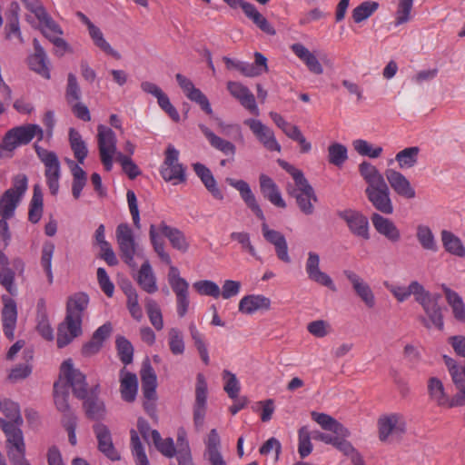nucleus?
<instances>
[{
	"instance_id": "obj_16",
	"label": "nucleus",
	"mask_w": 465,
	"mask_h": 465,
	"mask_svg": "<svg viewBox=\"0 0 465 465\" xmlns=\"http://www.w3.org/2000/svg\"><path fill=\"white\" fill-rule=\"evenodd\" d=\"M343 273L351 282L356 295L367 308L372 309L376 304V298L370 284L353 271L346 270Z\"/></svg>"
},
{
	"instance_id": "obj_48",
	"label": "nucleus",
	"mask_w": 465,
	"mask_h": 465,
	"mask_svg": "<svg viewBox=\"0 0 465 465\" xmlns=\"http://www.w3.org/2000/svg\"><path fill=\"white\" fill-rule=\"evenodd\" d=\"M144 306L151 324L157 331H161L163 328V319L159 304L155 300L147 297L144 300Z\"/></svg>"
},
{
	"instance_id": "obj_58",
	"label": "nucleus",
	"mask_w": 465,
	"mask_h": 465,
	"mask_svg": "<svg viewBox=\"0 0 465 465\" xmlns=\"http://www.w3.org/2000/svg\"><path fill=\"white\" fill-rule=\"evenodd\" d=\"M168 345L173 355H181L184 352L185 345L182 331L177 328L168 331Z\"/></svg>"
},
{
	"instance_id": "obj_9",
	"label": "nucleus",
	"mask_w": 465,
	"mask_h": 465,
	"mask_svg": "<svg viewBox=\"0 0 465 465\" xmlns=\"http://www.w3.org/2000/svg\"><path fill=\"white\" fill-rule=\"evenodd\" d=\"M179 151L169 144L164 153V160L161 165L160 173L166 182L175 181L174 183L185 181V168L179 163Z\"/></svg>"
},
{
	"instance_id": "obj_20",
	"label": "nucleus",
	"mask_w": 465,
	"mask_h": 465,
	"mask_svg": "<svg viewBox=\"0 0 465 465\" xmlns=\"http://www.w3.org/2000/svg\"><path fill=\"white\" fill-rule=\"evenodd\" d=\"M227 89L246 110L255 116L260 115V110L256 104L255 97L247 86L239 82L229 81L227 83Z\"/></svg>"
},
{
	"instance_id": "obj_19",
	"label": "nucleus",
	"mask_w": 465,
	"mask_h": 465,
	"mask_svg": "<svg viewBox=\"0 0 465 465\" xmlns=\"http://www.w3.org/2000/svg\"><path fill=\"white\" fill-rule=\"evenodd\" d=\"M175 79L189 100L198 104L201 109L207 114H213V109L208 98L200 89L194 86L193 83L189 78L182 74H176Z\"/></svg>"
},
{
	"instance_id": "obj_3",
	"label": "nucleus",
	"mask_w": 465,
	"mask_h": 465,
	"mask_svg": "<svg viewBox=\"0 0 465 465\" xmlns=\"http://www.w3.org/2000/svg\"><path fill=\"white\" fill-rule=\"evenodd\" d=\"M88 304L89 297L84 292H76L68 297L65 317L57 330L56 342L59 348L67 346L82 334L83 319Z\"/></svg>"
},
{
	"instance_id": "obj_45",
	"label": "nucleus",
	"mask_w": 465,
	"mask_h": 465,
	"mask_svg": "<svg viewBox=\"0 0 465 465\" xmlns=\"http://www.w3.org/2000/svg\"><path fill=\"white\" fill-rule=\"evenodd\" d=\"M416 238L422 249L436 252L438 250L434 234L428 225L419 224L416 228Z\"/></svg>"
},
{
	"instance_id": "obj_11",
	"label": "nucleus",
	"mask_w": 465,
	"mask_h": 465,
	"mask_svg": "<svg viewBox=\"0 0 465 465\" xmlns=\"http://www.w3.org/2000/svg\"><path fill=\"white\" fill-rule=\"evenodd\" d=\"M115 236L121 258L128 266L134 268L137 244L132 228L127 223H120L116 228Z\"/></svg>"
},
{
	"instance_id": "obj_34",
	"label": "nucleus",
	"mask_w": 465,
	"mask_h": 465,
	"mask_svg": "<svg viewBox=\"0 0 465 465\" xmlns=\"http://www.w3.org/2000/svg\"><path fill=\"white\" fill-rule=\"evenodd\" d=\"M137 282L147 293L153 294L158 291L155 275L148 262L142 264L138 272Z\"/></svg>"
},
{
	"instance_id": "obj_22",
	"label": "nucleus",
	"mask_w": 465,
	"mask_h": 465,
	"mask_svg": "<svg viewBox=\"0 0 465 465\" xmlns=\"http://www.w3.org/2000/svg\"><path fill=\"white\" fill-rule=\"evenodd\" d=\"M3 302L2 324L5 337L12 341L15 337V330L17 322V307L14 299L8 295L1 297Z\"/></svg>"
},
{
	"instance_id": "obj_8",
	"label": "nucleus",
	"mask_w": 465,
	"mask_h": 465,
	"mask_svg": "<svg viewBox=\"0 0 465 465\" xmlns=\"http://www.w3.org/2000/svg\"><path fill=\"white\" fill-rule=\"evenodd\" d=\"M439 299L440 295L431 294L426 290L420 296L417 297V302L421 305L426 314V317L422 318V322L426 328L443 329V318Z\"/></svg>"
},
{
	"instance_id": "obj_36",
	"label": "nucleus",
	"mask_w": 465,
	"mask_h": 465,
	"mask_svg": "<svg viewBox=\"0 0 465 465\" xmlns=\"http://www.w3.org/2000/svg\"><path fill=\"white\" fill-rule=\"evenodd\" d=\"M68 134L70 147L74 153V158L80 164H83L88 154L86 143L82 138L80 133L74 128H70Z\"/></svg>"
},
{
	"instance_id": "obj_55",
	"label": "nucleus",
	"mask_w": 465,
	"mask_h": 465,
	"mask_svg": "<svg viewBox=\"0 0 465 465\" xmlns=\"http://www.w3.org/2000/svg\"><path fill=\"white\" fill-rule=\"evenodd\" d=\"M152 440L155 448L164 456L172 458L175 455L176 450L173 439L166 438L162 439L160 433L153 430H152Z\"/></svg>"
},
{
	"instance_id": "obj_40",
	"label": "nucleus",
	"mask_w": 465,
	"mask_h": 465,
	"mask_svg": "<svg viewBox=\"0 0 465 465\" xmlns=\"http://www.w3.org/2000/svg\"><path fill=\"white\" fill-rule=\"evenodd\" d=\"M430 399L438 406L445 408L449 396L445 392L443 383L438 378L432 377L428 381Z\"/></svg>"
},
{
	"instance_id": "obj_61",
	"label": "nucleus",
	"mask_w": 465,
	"mask_h": 465,
	"mask_svg": "<svg viewBox=\"0 0 465 465\" xmlns=\"http://www.w3.org/2000/svg\"><path fill=\"white\" fill-rule=\"evenodd\" d=\"M193 287L200 295L211 296L215 299L221 295V289L218 284L210 280L197 281L193 284Z\"/></svg>"
},
{
	"instance_id": "obj_26",
	"label": "nucleus",
	"mask_w": 465,
	"mask_h": 465,
	"mask_svg": "<svg viewBox=\"0 0 465 465\" xmlns=\"http://www.w3.org/2000/svg\"><path fill=\"white\" fill-rule=\"evenodd\" d=\"M371 220L377 232L383 235L390 242H397L401 240V232L391 219L374 213H372Z\"/></svg>"
},
{
	"instance_id": "obj_13",
	"label": "nucleus",
	"mask_w": 465,
	"mask_h": 465,
	"mask_svg": "<svg viewBox=\"0 0 465 465\" xmlns=\"http://www.w3.org/2000/svg\"><path fill=\"white\" fill-rule=\"evenodd\" d=\"M243 124L250 128L253 135L266 150L270 152H281L282 146L276 140L274 133L270 127L263 124L260 120L253 118L245 119Z\"/></svg>"
},
{
	"instance_id": "obj_12",
	"label": "nucleus",
	"mask_w": 465,
	"mask_h": 465,
	"mask_svg": "<svg viewBox=\"0 0 465 465\" xmlns=\"http://www.w3.org/2000/svg\"><path fill=\"white\" fill-rule=\"evenodd\" d=\"M379 439L387 441L390 437H401L406 431V420L400 413L382 415L378 420Z\"/></svg>"
},
{
	"instance_id": "obj_31",
	"label": "nucleus",
	"mask_w": 465,
	"mask_h": 465,
	"mask_svg": "<svg viewBox=\"0 0 465 465\" xmlns=\"http://www.w3.org/2000/svg\"><path fill=\"white\" fill-rule=\"evenodd\" d=\"M142 390L143 396L148 401L156 400V374L150 363L146 362L141 370Z\"/></svg>"
},
{
	"instance_id": "obj_1",
	"label": "nucleus",
	"mask_w": 465,
	"mask_h": 465,
	"mask_svg": "<svg viewBox=\"0 0 465 465\" xmlns=\"http://www.w3.org/2000/svg\"><path fill=\"white\" fill-rule=\"evenodd\" d=\"M226 183L236 189L247 207L255 214V216L263 221L262 224V232L263 238L272 244L275 249L277 257L289 263L291 258L288 252V244L284 235L273 229H270L265 223V216L260 205L258 204L254 194L252 193L250 185L243 180H235L232 178H226Z\"/></svg>"
},
{
	"instance_id": "obj_27",
	"label": "nucleus",
	"mask_w": 465,
	"mask_h": 465,
	"mask_svg": "<svg viewBox=\"0 0 465 465\" xmlns=\"http://www.w3.org/2000/svg\"><path fill=\"white\" fill-rule=\"evenodd\" d=\"M290 48L311 73L314 74H322L323 73V67L318 58L302 44H292Z\"/></svg>"
},
{
	"instance_id": "obj_24",
	"label": "nucleus",
	"mask_w": 465,
	"mask_h": 465,
	"mask_svg": "<svg viewBox=\"0 0 465 465\" xmlns=\"http://www.w3.org/2000/svg\"><path fill=\"white\" fill-rule=\"evenodd\" d=\"M385 176L391 189L400 196L412 199L416 193L410 181L399 171L387 169Z\"/></svg>"
},
{
	"instance_id": "obj_47",
	"label": "nucleus",
	"mask_w": 465,
	"mask_h": 465,
	"mask_svg": "<svg viewBox=\"0 0 465 465\" xmlns=\"http://www.w3.org/2000/svg\"><path fill=\"white\" fill-rule=\"evenodd\" d=\"M352 147L361 156H366L371 159L379 158L383 152L381 146L373 145L364 139H356L352 141Z\"/></svg>"
},
{
	"instance_id": "obj_7",
	"label": "nucleus",
	"mask_w": 465,
	"mask_h": 465,
	"mask_svg": "<svg viewBox=\"0 0 465 465\" xmlns=\"http://www.w3.org/2000/svg\"><path fill=\"white\" fill-rule=\"evenodd\" d=\"M35 136L42 140L43 129L37 124H26L9 130L3 138L2 146L5 150L13 151L17 146L29 143Z\"/></svg>"
},
{
	"instance_id": "obj_17",
	"label": "nucleus",
	"mask_w": 465,
	"mask_h": 465,
	"mask_svg": "<svg viewBox=\"0 0 465 465\" xmlns=\"http://www.w3.org/2000/svg\"><path fill=\"white\" fill-rule=\"evenodd\" d=\"M305 272L308 278L331 291H336L335 284L332 279L324 272L320 269V256L314 252H309L305 262Z\"/></svg>"
},
{
	"instance_id": "obj_23",
	"label": "nucleus",
	"mask_w": 465,
	"mask_h": 465,
	"mask_svg": "<svg viewBox=\"0 0 465 465\" xmlns=\"http://www.w3.org/2000/svg\"><path fill=\"white\" fill-rule=\"evenodd\" d=\"M164 227H169L164 222L160 223L159 224H151L149 230V238L151 244L157 253L161 261L166 264L172 263V259L167 252L164 249V240L163 237L167 238V231Z\"/></svg>"
},
{
	"instance_id": "obj_59",
	"label": "nucleus",
	"mask_w": 465,
	"mask_h": 465,
	"mask_svg": "<svg viewBox=\"0 0 465 465\" xmlns=\"http://www.w3.org/2000/svg\"><path fill=\"white\" fill-rule=\"evenodd\" d=\"M379 7V4L373 1L362 2L352 11V18L355 23H361L369 18Z\"/></svg>"
},
{
	"instance_id": "obj_2",
	"label": "nucleus",
	"mask_w": 465,
	"mask_h": 465,
	"mask_svg": "<svg viewBox=\"0 0 465 465\" xmlns=\"http://www.w3.org/2000/svg\"><path fill=\"white\" fill-rule=\"evenodd\" d=\"M68 387L73 390L74 395L78 399H84L87 394L85 375L75 369L71 359L65 360L60 368L59 380L54 384V397L56 408L62 411H69Z\"/></svg>"
},
{
	"instance_id": "obj_44",
	"label": "nucleus",
	"mask_w": 465,
	"mask_h": 465,
	"mask_svg": "<svg viewBox=\"0 0 465 465\" xmlns=\"http://www.w3.org/2000/svg\"><path fill=\"white\" fill-rule=\"evenodd\" d=\"M419 153L418 146L407 147L396 153L395 160L401 169L412 168L418 163Z\"/></svg>"
},
{
	"instance_id": "obj_10",
	"label": "nucleus",
	"mask_w": 465,
	"mask_h": 465,
	"mask_svg": "<svg viewBox=\"0 0 465 465\" xmlns=\"http://www.w3.org/2000/svg\"><path fill=\"white\" fill-rule=\"evenodd\" d=\"M0 426L6 437V452L10 460L25 456V443L19 426L0 418Z\"/></svg>"
},
{
	"instance_id": "obj_30",
	"label": "nucleus",
	"mask_w": 465,
	"mask_h": 465,
	"mask_svg": "<svg viewBox=\"0 0 465 465\" xmlns=\"http://www.w3.org/2000/svg\"><path fill=\"white\" fill-rule=\"evenodd\" d=\"M385 287L399 302H405L411 295H414L417 301V297L420 296L425 290L417 281L411 282L408 287L390 283H385Z\"/></svg>"
},
{
	"instance_id": "obj_28",
	"label": "nucleus",
	"mask_w": 465,
	"mask_h": 465,
	"mask_svg": "<svg viewBox=\"0 0 465 465\" xmlns=\"http://www.w3.org/2000/svg\"><path fill=\"white\" fill-rule=\"evenodd\" d=\"M260 187L264 198H266L272 204L279 208L286 207V203L282 199L278 186L272 178L265 174H261Z\"/></svg>"
},
{
	"instance_id": "obj_43",
	"label": "nucleus",
	"mask_w": 465,
	"mask_h": 465,
	"mask_svg": "<svg viewBox=\"0 0 465 465\" xmlns=\"http://www.w3.org/2000/svg\"><path fill=\"white\" fill-rule=\"evenodd\" d=\"M443 291L446 296V300L452 309L454 317L460 322H464L465 305L462 302L461 297L456 292L450 290L446 286H443Z\"/></svg>"
},
{
	"instance_id": "obj_37",
	"label": "nucleus",
	"mask_w": 465,
	"mask_h": 465,
	"mask_svg": "<svg viewBox=\"0 0 465 465\" xmlns=\"http://www.w3.org/2000/svg\"><path fill=\"white\" fill-rule=\"evenodd\" d=\"M359 173L367 183V187H372L385 182L383 175L371 163L363 161L359 164Z\"/></svg>"
},
{
	"instance_id": "obj_5",
	"label": "nucleus",
	"mask_w": 465,
	"mask_h": 465,
	"mask_svg": "<svg viewBox=\"0 0 465 465\" xmlns=\"http://www.w3.org/2000/svg\"><path fill=\"white\" fill-rule=\"evenodd\" d=\"M96 138L101 163L105 171L110 172L113 169L114 160L119 153L116 135L111 128L99 124Z\"/></svg>"
},
{
	"instance_id": "obj_15",
	"label": "nucleus",
	"mask_w": 465,
	"mask_h": 465,
	"mask_svg": "<svg viewBox=\"0 0 465 465\" xmlns=\"http://www.w3.org/2000/svg\"><path fill=\"white\" fill-rule=\"evenodd\" d=\"M337 215L346 223L352 234L365 240L370 238L369 222L362 213L353 209H346L338 211Z\"/></svg>"
},
{
	"instance_id": "obj_50",
	"label": "nucleus",
	"mask_w": 465,
	"mask_h": 465,
	"mask_svg": "<svg viewBox=\"0 0 465 465\" xmlns=\"http://www.w3.org/2000/svg\"><path fill=\"white\" fill-rule=\"evenodd\" d=\"M0 410L9 420L8 422H11L15 426H20L23 423L20 409L16 402L8 399L0 400Z\"/></svg>"
},
{
	"instance_id": "obj_18",
	"label": "nucleus",
	"mask_w": 465,
	"mask_h": 465,
	"mask_svg": "<svg viewBox=\"0 0 465 465\" xmlns=\"http://www.w3.org/2000/svg\"><path fill=\"white\" fill-rule=\"evenodd\" d=\"M93 430L98 442V450L109 460H119L120 454L114 448L109 428L102 422H96L93 425Z\"/></svg>"
},
{
	"instance_id": "obj_60",
	"label": "nucleus",
	"mask_w": 465,
	"mask_h": 465,
	"mask_svg": "<svg viewBox=\"0 0 465 465\" xmlns=\"http://www.w3.org/2000/svg\"><path fill=\"white\" fill-rule=\"evenodd\" d=\"M414 0H400L395 14L394 25L399 26L408 23L411 19V10Z\"/></svg>"
},
{
	"instance_id": "obj_52",
	"label": "nucleus",
	"mask_w": 465,
	"mask_h": 465,
	"mask_svg": "<svg viewBox=\"0 0 465 465\" xmlns=\"http://www.w3.org/2000/svg\"><path fill=\"white\" fill-rule=\"evenodd\" d=\"M348 159L347 147L340 143H332L328 147V162L337 167H341Z\"/></svg>"
},
{
	"instance_id": "obj_25",
	"label": "nucleus",
	"mask_w": 465,
	"mask_h": 465,
	"mask_svg": "<svg viewBox=\"0 0 465 465\" xmlns=\"http://www.w3.org/2000/svg\"><path fill=\"white\" fill-rule=\"evenodd\" d=\"M272 306L271 300L262 294H249L243 296L239 302V312L244 314H253L259 311H269Z\"/></svg>"
},
{
	"instance_id": "obj_21",
	"label": "nucleus",
	"mask_w": 465,
	"mask_h": 465,
	"mask_svg": "<svg viewBox=\"0 0 465 465\" xmlns=\"http://www.w3.org/2000/svg\"><path fill=\"white\" fill-rule=\"evenodd\" d=\"M100 386L95 385L84 400V409L88 419L100 421L106 417V408L103 400L98 397Z\"/></svg>"
},
{
	"instance_id": "obj_4",
	"label": "nucleus",
	"mask_w": 465,
	"mask_h": 465,
	"mask_svg": "<svg viewBox=\"0 0 465 465\" xmlns=\"http://www.w3.org/2000/svg\"><path fill=\"white\" fill-rule=\"evenodd\" d=\"M279 163L294 180L296 188L291 194L296 199L300 210L306 215L312 214L313 203L317 202V196L303 173L285 161L279 160Z\"/></svg>"
},
{
	"instance_id": "obj_53",
	"label": "nucleus",
	"mask_w": 465,
	"mask_h": 465,
	"mask_svg": "<svg viewBox=\"0 0 465 465\" xmlns=\"http://www.w3.org/2000/svg\"><path fill=\"white\" fill-rule=\"evenodd\" d=\"M131 450L136 465H150L144 448L141 442L138 433L132 430L131 432Z\"/></svg>"
},
{
	"instance_id": "obj_46",
	"label": "nucleus",
	"mask_w": 465,
	"mask_h": 465,
	"mask_svg": "<svg viewBox=\"0 0 465 465\" xmlns=\"http://www.w3.org/2000/svg\"><path fill=\"white\" fill-rule=\"evenodd\" d=\"M89 35L94 45L106 54L119 58V54L114 50L111 45L104 39V35L99 27L93 25L88 29Z\"/></svg>"
},
{
	"instance_id": "obj_63",
	"label": "nucleus",
	"mask_w": 465,
	"mask_h": 465,
	"mask_svg": "<svg viewBox=\"0 0 465 465\" xmlns=\"http://www.w3.org/2000/svg\"><path fill=\"white\" fill-rule=\"evenodd\" d=\"M176 297V311L179 317H183L189 309V285L173 290Z\"/></svg>"
},
{
	"instance_id": "obj_56",
	"label": "nucleus",
	"mask_w": 465,
	"mask_h": 465,
	"mask_svg": "<svg viewBox=\"0 0 465 465\" xmlns=\"http://www.w3.org/2000/svg\"><path fill=\"white\" fill-rule=\"evenodd\" d=\"M189 331L202 361L205 365H208L210 362V358L207 346L203 340V335L198 331L196 325L193 322L189 325Z\"/></svg>"
},
{
	"instance_id": "obj_62",
	"label": "nucleus",
	"mask_w": 465,
	"mask_h": 465,
	"mask_svg": "<svg viewBox=\"0 0 465 465\" xmlns=\"http://www.w3.org/2000/svg\"><path fill=\"white\" fill-rule=\"evenodd\" d=\"M37 20L40 24V30L45 37L46 34H51L53 35L64 34L61 26L51 17L47 11H45Z\"/></svg>"
},
{
	"instance_id": "obj_41",
	"label": "nucleus",
	"mask_w": 465,
	"mask_h": 465,
	"mask_svg": "<svg viewBox=\"0 0 465 465\" xmlns=\"http://www.w3.org/2000/svg\"><path fill=\"white\" fill-rule=\"evenodd\" d=\"M444 361L456 388L465 394V366L457 364L454 360L447 356H444Z\"/></svg>"
},
{
	"instance_id": "obj_38",
	"label": "nucleus",
	"mask_w": 465,
	"mask_h": 465,
	"mask_svg": "<svg viewBox=\"0 0 465 465\" xmlns=\"http://www.w3.org/2000/svg\"><path fill=\"white\" fill-rule=\"evenodd\" d=\"M43 193L39 184L34 186L33 196L29 204L28 219L33 223H37L43 215Z\"/></svg>"
},
{
	"instance_id": "obj_14",
	"label": "nucleus",
	"mask_w": 465,
	"mask_h": 465,
	"mask_svg": "<svg viewBox=\"0 0 465 465\" xmlns=\"http://www.w3.org/2000/svg\"><path fill=\"white\" fill-rule=\"evenodd\" d=\"M365 194L372 206L380 213L383 214L393 213V203L386 182L372 187H366Z\"/></svg>"
},
{
	"instance_id": "obj_35",
	"label": "nucleus",
	"mask_w": 465,
	"mask_h": 465,
	"mask_svg": "<svg viewBox=\"0 0 465 465\" xmlns=\"http://www.w3.org/2000/svg\"><path fill=\"white\" fill-rule=\"evenodd\" d=\"M67 163L71 169L73 183H72V194L74 199H79L82 191L87 182V174L79 164L75 163L73 160H68Z\"/></svg>"
},
{
	"instance_id": "obj_57",
	"label": "nucleus",
	"mask_w": 465,
	"mask_h": 465,
	"mask_svg": "<svg viewBox=\"0 0 465 465\" xmlns=\"http://www.w3.org/2000/svg\"><path fill=\"white\" fill-rule=\"evenodd\" d=\"M165 230H168L167 239L169 240L171 245L177 249L182 252H186L189 249V243L184 236V234L173 227H164Z\"/></svg>"
},
{
	"instance_id": "obj_33",
	"label": "nucleus",
	"mask_w": 465,
	"mask_h": 465,
	"mask_svg": "<svg viewBox=\"0 0 465 465\" xmlns=\"http://www.w3.org/2000/svg\"><path fill=\"white\" fill-rule=\"evenodd\" d=\"M120 383L122 399L127 402L134 401L138 389L136 375L131 372H126L124 369L121 371Z\"/></svg>"
},
{
	"instance_id": "obj_51",
	"label": "nucleus",
	"mask_w": 465,
	"mask_h": 465,
	"mask_svg": "<svg viewBox=\"0 0 465 465\" xmlns=\"http://www.w3.org/2000/svg\"><path fill=\"white\" fill-rule=\"evenodd\" d=\"M28 64L31 70L45 79H50L51 75L46 54H33L28 57Z\"/></svg>"
},
{
	"instance_id": "obj_54",
	"label": "nucleus",
	"mask_w": 465,
	"mask_h": 465,
	"mask_svg": "<svg viewBox=\"0 0 465 465\" xmlns=\"http://www.w3.org/2000/svg\"><path fill=\"white\" fill-rule=\"evenodd\" d=\"M54 252V244L52 242H45L42 247L41 265L45 270L48 283L52 284L54 276L52 272V259Z\"/></svg>"
},
{
	"instance_id": "obj_39",
	"label": "nucleus",
	"mask_w": 465,
	"mask_h": 465,
	"mask_svg": "<svg viewBox=\"0 0 465 465\" xmlns=\"http://www.w3.org/2000/svg\"><path fill=\"white\" fill-rule=\"evenodd\" d=\"M311 415L312 419L324 430L331 431L333 434L341 435L343 431H345V427L328 414L312 411Z\"/></svg>"
},
{
	"instance_id": "obj_32",
	"label": "nucleus",
	"mask_w": 465,
	"mask_h": 465,
	"mask_svg": "<svg viewBox=\"0 0 465 465\" xmlns=\"http://www.w3.org/2000/svg\"><path fill=\"white\" fill-rule=\"evenodd\" d=\"M199 129L206 137L212 147L222 152L224 155L234 156L236 147L232 142L216 135L204 124H199Z\"/></svg>"
},
{
	"instance_id": "obj_64",
	"label": "nucleus",
	"mask_w": 465,
	"mask_h": 465,
	"mask_svg": "<svg viewBox=\"0 0 465 465\" xmlns=\"http://www.w3.org/2000/svg\"><path fill=\"white\" fill-rule=\"evenodd\" d=\"M116 162H118L124 173L131 179L134 180L141 174L139 167L134 163L129 155H125L123 153L116 154Z\"/></svg>"
},
{
	"instance_id": "obj_42",
	"label": "nucleus",
	"mask_w": 465,
	"mask_h": 465,
	"mask_svg": "<svg viewBox=\"0 0 465 465\" xmlns=\"http://www.w3.org/2000/svg\"><path fill=\"white\" fill-rule=\"evenodd\" d=\"M441 241L445 250L458 257L465 256V247L460 239L449 231L441 232Z\"/></svg>"
},
{
	"instance_id": "obj_29",
	"label": "nucleus",
	"mask_w": 465,
	"mask_h": 465,
	"mask_svg": "<svg viewBox=\"0 0 465 465\" xmlns=\"http://www.w3.org/2000/svg\"><path fill=\"white\" fill-rule=\"evenodd\" d=\"M193 168L204 184L207 191L217 200H223V193L218 187L216 180L214 179L212 172L204 164L196 163L193 164Z\"/></svg>"
},
{
	"instance_id": "obj_49",
	"label": "nucleus",
	"mask_w": 465,
	"mask_h": 465,
	"mask_svg": "<svg viewBox=\"0 0 465 465\" xmlns=\"http://www.w3.org/2000/svg\"><path fill=\"white\" fill-rule=\"evenodd\" d=\"M20 200L16 195H13V191H5L0 199V216L12 218Z\"/></svg>"
},
{
	"instance_id": "obj_6",
	"label": "nucleus",
	"mask_w": 465,
	"mask_h": 465,
	"mask_svg": "<svg viewBox=\"0 0 465 465\" xmlns=\"http://www.w3.org/2000/svg\"><path fill=\"white\" fill-rule=\"evenodd\" d=\"M36 154L45 165V176L46 184L52 195H56L59 191V180L61 177V165L58 156L54 152L48 151L38 145L35 146Z\"/></svg>"
}]
</instances>
